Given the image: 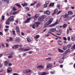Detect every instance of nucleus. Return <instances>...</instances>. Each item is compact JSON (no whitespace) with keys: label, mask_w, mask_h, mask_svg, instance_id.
Instances as JSON below:
<instances>
[{"label":"nucleus","mask_w":75,"mask_h":75,"mask_svg":"<svg viewBox=\"0 0 75 75\" xmlns=\"http://www.w3.org/2000/svg\"><path fill=\"white\" fill-rule=\"evenodd\" d=\"M8 21H13L14 20V16H11L9 17L8 19Z\"/></svg>","instance_id":"f257e3e1"},{"label":"nucleus","mask_w":75,"mask_h":75,"mask_svg":"<svg viewBox=\"0 0 75 75\" xmlns=\"http://www.w3.org/2000/svg\"><path fill=\"white\" fill-rule=\"evenodd\" d=\"M58 24V20L57 19L56 20V23L50 25H49V27H53V26H55L56 24Z\"/></svg>","instance_id":"f03ea898"},{"label":"nucleus","mask_w":75,"mask_h":75,"mask_svg":"<svg viewBox=\"0 0 75 75\" xmlns=\"http://www.w3.org/2000/svg\"><path fill=\"white\" fill-rule=\"evenodd\" d=\"M30 20H31V18H28L26 21L23 22L24 24H25V23H29V21H30Z\"/></svg>","instance_id":"7ed1b4c3"},{"label":"nucleus","mask_w":75,"mask_h":75,"mask_svg":"<svg viewBox=\"0 0 75 75\" xmlns=\"http://www.w3.org/2000/svg\"><path fill=\"white\" fill-rule=\"evenodd\" d=\"M7 72L8 73H10L12 71V69L11 67H8L7 69Z\"/></svg>","instance_id":"20e7f679"},{"label":"nucleus","mask_w":75,"mask_h":75,"mask_svg":"<svg viewBox=\"0 0 75 75\" xmlns=\"http://www.w3.org/2000/svg\"><path fill=\"white\" fill-rule=\"evenodd\" d=\"M16 30L18 34H20V30L19 29V27L18 26H17L16 28Z\"/></svg>","instance_id":"39448f33"},{"label":"nucleus","mask_w":75,"mask_h":75,"mask_svg":"<svg viewBox=\"0 0 75 75\" xmlns=\"http://www.w3.org/2000/svg\"><path fill=\"white\" fill-rule=\"evenodd\" d=\"M50 24L49 23L48 21L45 24L44 27H47V26H48Z\"/></svg>","instance_id":"423d86ee"},{"label":"nucleus","mask_w":75,"mask_h":75,"mask_svg":"<svg viewBox=\"0 0 75 75\" xmlns=\"http://www.w3.org/2000/svg\"><path fill=\"white\" fill-rule=\"evenodd\" d=\"M44 14H45V13H46V14L47 15H50V11H48V10H47L45 11L44 12Z\"/></svg>","instance_id":"0eeeda50"},{"label":"nucleus","mask_w":75,"mask_h":75,"mask_svg":"<svg viewBox=\"0 0 75 75\" xmlns=\"http://www.w3.org/2000/svg\"><path fill=\"white\" fill-rule=\"evenodd\" d=\"M18 47H19V45H16L13 46L12 47V48H18Z\"/></svg>","instance_id":"6e6552de"},{"label":"nucleus","mask_w":75,"mask_h":75,"mask_svg":"<svg viewBox=\"0 0 75 75\" xmlns=\"http://www.w3.org/2000/svg\"><path fill=\"white\" fill-rule=\"evenodd\" d=\"M35 24H36L35 25V27L36 28H38V26H39V25H40V23L39 22H35Z\"/></svg>","instance_id":"1a4fd4ad"},{"label":"nucleus","mask_w":75,"mask_h":75,"mask_svg":"<svg viewBox=\"0 0 75 75\" xmlns=\"http://www.w3.org/2000/svg\"><path fill=\"white\" fill-rule=\"evenodd\" d=\"M58 43L59 45H61L63 44V43H62V42L61 40H58Z\"/></svg>","instance_id":"9d476101"},{"label":"nucleus","mask_w":75,"mask_h":75,"mask_svg":"<svg viewBox=\"0 0 75 75\" xmlns=\"http://www.w3.org/2000/svg\"><path fill=\"white\" fill-rule=\"evenodd\" d=\"M25 72H24V74H26V73L27 74H28V73H30L31 72V71L30 70H25Z\"/></svg>","instance_id":"9b49d317"},{"label":"nucleus","mask_w":75,"mask_h":75,"mask_svg":"<svg viewBox=\"0 0 75 75\" xmlns=\"http://www.w3.org/2000/svg\"><path fill=\"white\" fill-rule=\"evenodd\" d=\"M50 30L51 32H54V31H56V28H51Z\"/></svg>","instance_id":"f8f14e48"},{"label":"nucleus","mask_w":75,"mask_h":75,"mask_svg":"<svg viewBox=\"0 0 75 75\" xmlns=\"http://www.w3.org/2000/svg\"><path fill=\"white\" fill-rule=\"evenodd\" d=\"M54 19L53 18H51L50 19V20L47 21L50 24L53 21Z\"/></svg>","instance_id":"ddd939ff"},{"label":"nucleus","mask_w":75,"mask_h":75,"mask_svg":"<svg viewBox=\"0 0 75 75\" xmlns=\"http://www.w3.org/2000/svg\"><path fill=\"white\" fill-rule=\"evenodd\" d=\"M39 17V15L38 14H36L35 16L33 17V18L34 20H35V19H37L38 17Z\"/></svg>","instance_id":"4468645a"},{"label":"nucleus","mask_w":75,"mask_h":75,"mask_svg":"<svg viewBox=\"0 0 75 75\" xmlns=\"http://www.w3.org/2000/svg\"><path fill=\"white\" fill-rule=\"evenodd\" d=\"M71 47H72V44L71 43H69L67 45V48H71Z\"/></svg>","instance_id":"2eb2a0df"},{"label":"nucleus","mask_w":75,"mask_h":75,"mask_svg":"<svg viewBox=\"0 0 75 75\" xmlns=\"http://www.w3.org/2000/svg\"><path fill=\"white\" fill-rule=\"evenodd\" d=\"M37 2L36 1H34L33 3L31 4H30V6H34L35 4H37Z\"/></svg>","instance_id":"dca6fc26"},{"label":"nucleus","mask_w":75,"mask_h":75,"mask_svg":"<svg viewBox=\"0 0 75 75\" xmlns=\"http://www.w3.org/2000/svg\"><path fill=\"white\" fill-rule=\"evenodd\" d=\"M68 14H66V15H64L63 16V18H68Z\"/></svg>","instance_id":"f3484780"},{"label":"nucleus","mask_w":75,"mask_h":75,"mask_svg":"<svg viewBox=\"0 0 75 75\" xmlns=\"http://www.w3.org/2000/svg\"><path fill=\"white\" fill-rule=\"evenodd\" d=\"M37 68H39V69H40V68H44V67L43 66H39L37 67Z\"/></svg>","instance_id":"a211bd4d"},{"label":"nucleus","mask_w":75,"mask_h":75,"mask_svg":"<svg viewBox=\"0 0 75 75\" xmlns=\"http://www.w3.org/2000/svg\"><path fill=\"white\" fill-rule=\"evenodd\" d=\"M9 22H10V21H8V19H7V20L6 21L5 23L6 25H9L10 24Z\"/></svg>","instance_id":"6ab92c4d"},{"label":"nucleus","mask_w":75,"mask_h":75,"mask_svg":"<svg viewBox=\"0 0 75 75\" xmlns=\"http://www.w3.org/2000/svg\"><path fill=\"white\" fill-rule=\"evenodd\" d=\"M9 63H10L9 61H5L4 63V64L6 66H7V64H9Z\"/></svg>","instance_id":"aec40b11"},{"label":"nucleus","mask_w":75,"mask_h":75,"mask_svg":"<svg viewBox=\"0 0 75 75\" xmlns=\"http://www.w3.org/2000/svg\"><path fill=\"white\" fill-rule=\"evenodd\" d=\"M15 5L18 6V7H19V8H21V5H20V4H18V3L16 4H15Z\"/></svg>","instance_id":"412c9836"},{"label":"nucleus","mask_w":75,"mask_h":75,"mask_svg":"<svg viewBox=\"0 0 75 75\" xmlns=\"http://www.w3.org/2000/svg\"><path fill=\"white\" fill-rule=\"evenodd\" d=\"M58 50L59 52H61V53H63L64 52V51L62 50H61L59 48H58Z\"/></svg>","instance_id":"4be33fe9"},{"label":"nucleus","mask_w":75,"mask_h":75,"mask_svg":"<svg viewBox=\"0 0 75 75\" xmlns=\"http://www.w3.org/2000/svg\"><path fill=\"white\" fill-rule=\"evenodd\" d=\"M12 33H13V35H14V36H16V34L15 33H16V31H15V30H13L12 31Z\"/></svg>","instance_id":"5701e85b"},{"label":"nucleus","mask_w":75,"mask_h":75,"mask_svg":"<svg viewBox=\"0 0 75 75\" xmlns=\"http://www.w3.org/2000/svg\"><path fill=\"white\" fill-rule=\"evenodd\" d=\"M52 67V65L51 64H49L47 65V68H50V67Z\"/></svg>","instance_id":"b1692460"},{"label":"nucleus","mask_w":75,"mask_h":75,"mask_svg":"<svg viewBox=\"0 0 75 75\" xmlns=\"http://www.w3.org/2000/svg\"><path fill=\"white\" fill-rule=\"evenodd\" d=\"M67 25L65 23L63 25L62 27H63V28H66V27H67Z\"/></svg>","instance_id":"393cba45"},{"label":"nucleus","mask_w":75,"mask_h":75,"mask_svg":"<svg viewBox=\"0 0 75 75\" xmlns=\"http://www.w3.org/2000/svg\"><path fill=\"white\" fill-rule=\"evenodd\" d=\"M40 2H39L37 4H36V6L37 7V8H38L40 6Z\"/></svg>","instance_id":"a878e982"},{"label":"nucleus","mask_w":75,"mask_h":75,"mask_svg":"<svg viewBox=\"0 0 75 75\" xmlns=\"http://www.w3.org/2000/svg\"><path fill=\"white\" fill-rule=\"evenodd\" d=\"M57 11H58V9L57 8H56L54 10V14H56Z\"/></svg>","instance_id":"bb28decb"},{"label":"nucleus","mask_w":75,"mask_h":75,"mask_svg":"<svg viewBox=\"0 0 75 75\" xmlns=\"http://www.w3.org/2000/svg\"><path fill=\"white\" fill-rule=\"evenodd\" d=\"M54 3H50L49 5V6L50 7H51V6H52V7H53V6H54Z\"/></svg>","instance_id":"cd10ccee"},{"label":"nucleus","mask_w":75,"mask_h":75,"mask_svg":"<svg viewBox=\"0 0 75 75\" xmlns=\"http://www.w3.org/2000/svg\"><path fill=\"white\" fill-rule=\"evenodd\" d=\"M47 74H48L46 73L45 72H43L40 75H46Z\"/></svg>","instance_id":"c85d7f7f"},{"label":"nucleus","mask_w":75,"mask_h":75,"mask_svg":"<svg viewBox=\"0 0 75 75\" xmlns=\"http://www.w3.org/2000/svg\"><path fill=\"white\" fill-rule=\"evenodd\" d=\"M40 37V36L38 35H36V36L35 37V38L36 39H38V38H39V37Z\"/></svg>","instance_id":"c756f323"},{"label":"nucleus","mask_w":75,"mask_h":75,"mask_svg":"<svg viewBox=\"0 0 75 75\" xmlns=\"http://www.w3.org/2000/svg\"><path fill=\"white\" fill-rule=\"evenodd\" d=\"M2 18L1 20V21H2V20H4V17H5V16H2L1 17Z\"/></svg>","instance_id":"7c9ffc66"},{"label":"nucleus","mask_w":75,"mask_h":75,"mask_svg":"<svg viewBox=\"0 0 75 75\" xmlns=\"http://www.w3.org/2000/svg\"><path fill=\"white\" fill-rule=\"evenodd\" d=\"M60 6H61V5H60V4H57V6L58 8V9H59V10H60Z\"/></svg>","instance_id":"2f4dec72"},{"label":"nucleus","mask_w":75,"mask_h":75,"mask_svg":"<svg viewBox=\"0 0 75 75\" xmlns=\"http://www.w3.org/2000/svg\"><path fill=\"white\" fill-rule=\"evenodd\" d=\"M19 50H20V51H24V49L23 48H22L21 47H20L19 48Z\"/></svg>","instance_id":"473e14b6"},{"label":"nucleus","mask_w":75,"mask_h":75,"mask_svg":"<svg viewBox=\"0 0 75 75\" xmlns=\"http://www.w3.org/2000/svg\"><path fill=\"white\" fill-rule=\"evenodd\" d=\"M68 13L69 14H73V12H72V11H69L68 12Z\"/></svg>","instance_id":"72a5a7b5"},{"label":"nucleus","mask_w":75,"mask_h":75,"mask_svg":"<svg viewBox=\"0 0 75 75\" xmlns=\"http://www.w3.org/2000/svg\"><path fill=\"white\" fill-rule=\"evenodd\" d=\"M18 12V11H16L15 12H13V13H12V14H13V15H15V14H17Z\"/></svg>","instance_id":"f704fd0d"},{"label":"nucleus","mask_w":75,"mask_h":75,"mask_svg":"<svg viewBox=\"0 0 75 75\" xmlns=\"http://www.w3.org/2000/svg\"><path fill=\"white\" fill-rule=\"evenodd\" d=\"M31 49H24V51H29V50H30Z\"/></svg>","instance_id":"c9c22d12"},{"label":"nucleus","mask_w":75,"mask_h":75,"mask_svg":"<svg viewBox=\"0 0 75 75\" xmlns=\"http://www.w3.org/2000/svg\"><path fill=\"white\" fill-rule=\"evenodd\" d=\"M70 51H71V50H70V49H68L66 50V53H67H67H68V52H69Z\"/></svg>","instance_id":"e433bc0d"},{"label":"nucleus","mask_w":75,"mask_h":75,"mask_svg":"<svg viewBox=\"0 0 75 75\" xmlns=\"http://www.w3.org/2000/svg\"><path fill=\"white\" fill-rule=\"evenodd\" d=\"M20 41V39L19 38H17L15 40V41L18 42Z\"/></svg>","instance_id":"4c0bfd02"},{"label":"nucleus","mask_w":75,"mask_h":75,"mask_svg":"<svg viewBox=\"0 0 75 75\" xmlns=\"http://www.w3.org/2000/svg\"><path fill=\"white\" fill-rule=\"evenodd\" d=\"M49 3H50V1H47L45 2V4H48Z\"/></svg>","instance_id":"58836bf2"},{"label":"nucleus","mask_w":75,"mask_h":75,"mask_svg":"<svg viewBox=\"0 0 75 75\" xmlns=\"http://www.w3.org/2000/svg\"><path fill=\"white\" fill-rule=\"evenodd\" d=\"M46 17V16L45 15H43L41 17L42 18V19H44V18H45Z\"/></svg>","instance_id":"ea45409f"},{"label":"nucleus","mask_w":75,"mask_h":75,"mask_svg":"<svg viewBox=\"0 0 75 75\" xmlns=\"http://www.w3.org/2000/svg\"><path fill=\"white\" fill-rule=\"evenodd\" d=\"M38 20H39V21L40 20H42V19L41 18V17H40L38 19Z\"/></svg>","instance_id":"a19ab883"},{"label":"nucleus","mask_w":75,"mask_h":75,"mask_svg":"<svg viewBox=\"0 0 75 75\" xmlns=\"http://www.w3.org/2000/svg\"><path fill=\"white\" fill-rule=\"evenodd\" d=\"M51 59H52V58H51V57H49L48 58H46V60H48V59H49V60H51Z\"/></svg>","instance_id":"79ce46f5"},{"label":"nucleus","mask_w":75,"mask_h":75,"mask_svg":"<svg viewBox=\"0 0 75 75\" xmlns=\"http://www.w3.org/2000/svg\"><path fill=\"white\" fill-rule=\"evenodd\" d=\"M9 30V29H4V30L5 32H8V30Z\"/></svg>","instance_id":"37998d69"},{"label":"nucleus","mask_w":75,"mask_h":75,"mask_svg":"<svg viewBox=\"0 0 75 75\" xmlns=\"http://www.w3.org/2000/svg\"><path fill=\"white\" fill-rule=\"evenodd\" d=\"M4 1L6 2V3H8V2H9V0H4Z\"/></svg>","instance_id":"c03bdc74"},{"label":"nucleus","mask_w":75,"mask_h":75,"mask_svg":"<svg viewBox=\"0 0 75 75\" xmlns=\"http://www.w3.org/2000/svg\"><path fill=\"white\" fill-rule=\"evenodd\" d=\"M27 40L28 42H31V40H30V38H28L27 39Z\"/></svg>","instance_id":"a18cd8bd"},{"label":"nucleus","mask_w":75,"mask_h":75,"mask_svg":"<svg viewBox=\"0 0 75 75\" xmlns=\"http://www.w3.org/2000/svg\"><path fill=\"white\" fill-rule=\"evenodd\" d=\"M63 60H60L59 61V63H60V64H62L63 62Z\"/></svg>","instance_id":"49530a36"},{"label":"nucleus","mask_w":75,"mask_h":75,"mask_svg":"<svg viewBox=\"0 0 75 75\" xmlns=\"http://www.w3.org/2000/svg\"><path fill=\"white\" fill-rule=\"evenodd\" d=\"M63 38L65 41H67V39L65 37H63Z\"/></svg>","instance_id":"de8ad7c7"},{"label":"nucleus","mask_w":75,"mask_h":75,"mask_svg":"<svg viewBox=\"0 0 75 75\" xmlns=\"http://www.w3.org/2000/svg\"><path fill=\"white\" fill-rule=\"evenodd\" d=\"M67 53L66 52H65L63 54V56H65V55H67Z\"/></svg>","instance_id":"09e8293b"},{"label":"nucleus","mask_w":75,"mask_h":75,"mask_svg":"<svg viewBox=\"0 0 75 75\" xmlns=\"http://www.w3.org/2000/svg\"><path fill=\"white\" fill-rule=\"evenodd\" d=\"M0 35H1V36H3V33L1 31H0Z\"/></svg>","instance_id":"8fccbe9b"},{"label":"nucleus","mask_w":75,"mask_h":75,"mask_svg":"<svg viewBox=\"0 0 75 75\" xmlns=\"http://www.w3.org/2000/svg\"><path fill=\"white\" fill-rule=\"evenodd\" d=\"M63 50H67V47L66 46L63 47Z\"/></svg>","instance_id":"3c124183"},{"label":"nucleus","mask_w":75,"mask_h":75,"mask_svg":"<svg viewBox=\"0 0 75 75\" xmlns=\"http://www.w3.org/2000/svg\"><path fill=\"white\" fill-rule=\"evenodd\" d=\"M13 11H16V10H17V9H16V8H15V7L13 8Z\"/></svg>","instance_id":"603ef678"},{"label":"nucleus","mask_w":75,"mask_h":75,"mask_svg":"<svg viewBox=\"0 0 75 75\" xmlns=\"http://www.w3.org/2000/svg\"><path fill=\"white\" fill-rule=\"evenodd\" d=\"M32 26V28L34 29H35V24H33Z\"/></svg>","instance_id":"864d4df0"},{"label":"nucleus","mask_w":75,"mask_h":75,"mask_svg":"<svg viewBox=\"0 0 75 75\" xmlns=\"http://www.w3.org/2000/svg\"><path fill=\"white\" fill-rule=\"evenodd\" d=\"M62 12V11H60L58 12V13H57V14H59L60 13H61Z\"/></svg>","instance_id":"5fc2aeb1"},{"label":"nucleus","mask_w":75,"mask_h":75,"mask_svg":"<svg viewBox=\"0 0 75 75\" xmlns=\"http://www.w3.org/2000/svg\"><path fill=\"white\" fill-rule=\"evenodd\" d=\"M25 10H28V11L29 10V8H28V7H25Z\"/></svg>","instance_id":"6e6d98bb"},{"label":"nucleus","mask_w":75,"mask_h":75,"mask_svg":"<svg viewBox=\"0 0 75 75\" xmlns=\"http://www.w3.org/2000/svg\"><path fill=\"white\" fill-rule=\"evenodd\" d=\"M9 40L11 41H13V38H9Z\"/></svg>","instance_id":"4d7b16f0"},{"label":"nucleus","mask_w":75,"mask_h":75,"mask_svg":"<svg viewBox=\"0 0 75 75\" xmlns=\"http://www.w3.org/2000/svg\"><path fill=\"white\" fill-rule=\"evenodd\" d=\"M14 54V53L13 52H12V53H11L10 54H9V55H11L12 56Z\"/></svg>","instance_id":"13d9d810"},{"label":"nucleus","mask_w":75,"mask_h":75,"mask_svg":"<svg viewBox=\"0 0 75 75\" xmlns=\"http://www.w3.org/2000/svg\"><path fill=\"white\" fill-rule=\"evenodd\" d=\"M48 33H49L50 34H52V35H55L54 34L52 33L51 32H49Z\"/></svg>","instance_id":"bf43d9fd"},{"label":"nucleus","mask_w":75,"mask_h":75,"mask_svg":"<svg viewBox=\"0 0 75 75\" xmlns=\"http://www.w3.org/2000/svg\"><path fill=\"white\" fill-rule=\"evenodd\" d=\"M67 40H68V41H70V37H68Z\"/></svg>","instance_id":"052dcab7"},{"label":"nucleus","mask_w":75,"mask_h":75,"mask_svg":"<svg viewBox=\"0 0 75 75\" xmlns=\"http://www.w3.org/2000/svg\"><path fill=\"white\" fill-rule=\"evenodd\" d=\"M71 40L72 41H75V39H74V38L72 37L71 38Z\"/></svg>","instance_id":"680f3d73"},{"label":"nucleus","mask_w":75,"mask_h":75,"mask_svg":"<svg viewBox=\"0 0 75 75\" xmlns=\"http://www.w3.org/2000/svg\"><path fill=\"white\" fill-rule=\"evenodd\" d=\"M25 55H27V54L25 53H23V57H25Z\"/></svg>","instance_id":"e2e57ef3"},{"label":"nucleus","mask_w":75,"mask_h":75,"mask_svg":"<svg viewBox=\"0 0 75 75\" xmlns=\"http://www.w3.org/2000/svg\"><path fill=\"white\" fill-rule=\"evenodd\" d=\"M13 57V56H8V58H11Z\"/></svg>","instance_id":"0e129e2a"},{"label":"nucleus","mask_w":75,"mask_h":75,"mask_svg":"<svg viewBox=\"0 0 75 75\" xmlns=\"http://www.w3.org/2000/svg\"><path fill=\"white\" fill-rule=\"evenodd\" d=\"M49 35H50V34H48L47 35H45V37H48V36H49Z\"/></svg>","instance_id":"69168bd1"},{"label":"nucleus","mask_w":75,"mask_h":75,"mask_svg":"<svg viewBox=\"0 0 75 75\" xmlns=\"http://www.w3.org/2000/svg\"><path fill=\"white\" fill-rule=\"evenodd\" d=\"M67 34H69V29L67 30Z\"/></svg>","instance_id":"338daca9"},{"label":"nucleus","mask_w":75,"mask_h":75,"mask_svg":"<svg viewBox=\"0 0 75 75\" xmlns=\"http://www.w3.org/2000/svg\"><path fill=\"white\" fill-rule=\"evenodd\" d=\"M62 30H61V29H60L59 30V33H62Z\"/></svg>","instance_id":"774afa93"}]
</instances>
